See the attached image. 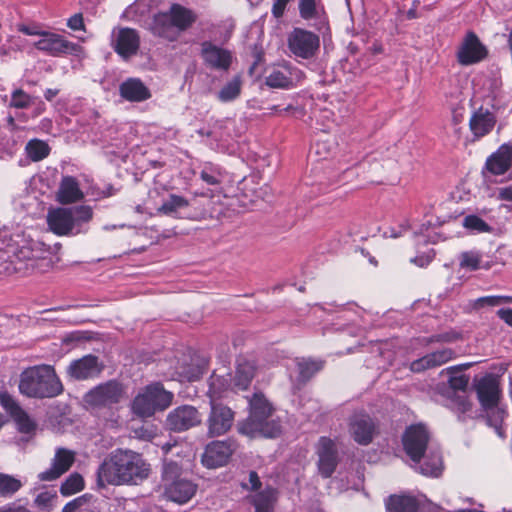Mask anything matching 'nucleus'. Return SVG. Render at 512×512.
Listing matches in <instances>:
<instances>
[{"label":"nucleus","mask_w":512,"mask_h":512,"mask_svg":"<svg viewBox=\"0 0 512 512\" xmlns=\"http://www.w3.org/2000/svg\"><path fill=\"white\" fill-rule=\"evenodd\" d=\"M290 0H274L272 6V14L275 18L283 16L286 6Z\"/></svg>","instance_id":"obj_56"},{"label":"nucleus","mask_w":512,"mask_h":512,"mask_svg":"<svg viewBox=\"0 0 512 512\" xmlns=\"http://www.w3.org/2000/svg\"><path fill=\"white\" fill-rule=\"evenodd\" d=\"M406 454L415 469L424 476L438 477L442 472V457L438 449L428 448L429 432L422 424L409 426L402 438Z\"/></svg>","instance_id":"obj_3"},{"label":"nucleus","mask_w":512,"mask_h":512,"mask_svg":"<svg viewBox=\"0 0 512 512\" xmlns=\"http://www.w3.org/2000/svg\"><path fill=\"white\" fill-rule=\"evenodd\" d=\"M149 12V5L145 0L135 1L125 11L127 17L133 21H140Z\"/></svg>","instance_id":"obj_50"},{"label":"nucleus","mask_w":512,"mask_h":512,"mask_svg":"<svg viewBox=\"0 0 512 512\" xmlns=\"http://www.w3.org/2000/svg\"><path fill=\"white\" fill-rule=\"evenodd\" d=\"M51 126H52V121L50 119L45 118L41 121V129L42 130L48 131Z\"/></svg>","instance_id":"obj_64"},{"label":"nucleus","mask_w":512,"mask_h":512,"mask_svg":"<svg viewBox=\"0 0 512 512\" xmlns=\"http://www.w3.org/2000/svg\"><path fill=\"white\" fill-rule=\"evenodd\" d=\"M482 255L477 251H466L459 256V265L461 268L475 271L481 268Z\"/></svg>","instance_id":"obj_43"},{"label":"nucleus","mask_w":512,"mask_h":512,"mask_svg":"<svg viewBox=\"0 0 512 512\" xmlns=\"http://www.w3.org/2000/svg\"><path fill=\"white\" fill-rule=\"evenodd\" d=\"M112 45L120 56L128 58L137 53L140 37L138 32L131 28L114 29L112 32Z\"/></svg>","instance_id":"obj_23"},{"label":"nucleus","mask_w":512,"mask_h":512,"mask_svg":"<svg viewBox=\"0 0 512 512\" xmlns=\"http://www.w3.org/2000/svg\"><path fill=\"white\" fill-rule=\"evenodd\" d=\"M499 198L506 201H512V186L501 188L499 190Z\"/></svg>","instance_id":"obj_62"},{"label":"nucleus","mask_w":512,"mask_h":512,"mask_svg":"<svg viewBox=\"0 0 512 512\" xmlns=\"http://www.w3.org/2000/svg\"><path fill=\"white\" fill-rule=\"evenodd\" d=\"M234 421V412L228 406L211 400V410L207 419V434L217 437L227 433Z\"/></svg>","instance_id":"obj_17"},{"label":"nucleus","mask_w":512,"mask_h":512,"mask_svg":"<svg viewBox=\"0 0 512 512\" xmlns=\"http://www.w3.org/2000/svg\"><path fill=\"white\" fill-rule=\"evenodd\" d=\"M195 11L174 3L168 10L154 15L150 30L153 35L169 42H175L197 20Z\"/></svg>","instance_id":"obj_5"},{"label":"nucleus","mask_w":512,"mask_h":512,"mask_svg":"<svg viewBox=\"0 0 512 512\" xmlns=\"http://www.w3.org/2000/svg\"><path fill=\"white\" fill-rule=\"evenodd\" d=\"M79 181L73 176H63L59 183L56 199L61 204H72L84 199Z\"/></svg>","instance_id":"obj_31"},{"label":"nucleus","mask_w":512,"mask_h":512,"mask_svg":"<svg viewBox=\"0 0 512 512\" xmlns=\"http://www.w3.org/2000/svg\"><path fill=\"white\" fill-rule=\"evenodd\" d=\"M299 12L303 19L309 20L316 15V2L315 0H300Z\"/></svg>","instance_id":"obj_52"},{"label":"nucleus","mask_w":512,"mask_h":512,"mask_svg":"<svg viewBox=\"0 0 512 512\" xmlns=\"http://www.w3.org/2000/svg\"><path fill=\"white\" fill-rule=\"evenodd\" d=\"M59 93L58 89L48 88L44 92V97L47 101H51L54 97H56Z\"/></svg>","instance_id":"obj_63"},{"label":"nucleus","mask_w":512,"mask_h":512,"mask_svg":"<svg viewBox=\"0 0 512 512\" xmlns=\"http://www.w3.org/2000/svg\"><path fill=\"white\" fill-rule=\"evenodd\" d=\"M84 488V480L80 474H71L60 487L61 494L70 496Z\"/></svg>","instance_id":"obj_44"},{"label":"nucleus","mask_w":512,"mask_h":512,"mask_svg":"<svg viewBox=\"0 0 512 512\" xmlns=\"http://www.w3.org/2000/svg\"><path fill=\"white\" fill-rule=\"evenodd\" d=\"M125 395L123 386L117 381H108L100 384L84 396V401L92 408H111L114 404L119 403Z\"/></svg>","instance_id":"obj_11"},{"label":"nucleus","mask_w":512,"mask_h":512,"mask_svg":"<svg viewBox=\"0 0 512 512\" xmlns=\"http://www.w3.org/2000/svg\"><path fill=\"white\" fill-rule=\"evenodd\" d=\"M477 395L484 409L499 404L500 388L498 380L492 375H486L477 384Z\"/></svg>","instance_id":"obj_32"},{"label":"nucleus","mask_w":512,"mask_h":512,"mask_svg":"<svg viewBox=\"0 0 512 512\" xmlns=\"http://www.w3.org/2000/svg\"><path fill=\"white\" fill-rule=\"evenodd\" d=\"M199 133L206 135L216 143L217 149L224 151L227 148L228 141L237 136L235 120L231 118L211 120L207 128L201 129Z\"/></svg>","instance_id":"obj_18"},{"label":"nucleus","mask_w":512,"mask_h":512,"mask_svg":"<svg viewBox=\"0 0 512 512\" xmlns=\"http://www.w3.org/2000/svg\"><path fill=\"white\" fill-rule=\"evenodd\" d=\"M34 45L38 50L54 57L67 54L77 55L82 50L81 46L66 40L62 35L47 31Z\"/></svg>","instance_id":"obj_15"},{"label":"nucleus","mask_w":512,"mask_h":512,"mask_svg":"<svg viewBox=\"0 0 512 512\" xmlns=\"http://www.w3.org/2000/svg\"><path fill=\"white\" fill-rule=\"evenodd\" d=\"M0 404L3 409L13 418L20 432L30 433L35 429L34 421L10 394L7 392H1Z\"/></svg>","instance_id":"obj_25"},{"label":"nucleus","mask_w":512,"mask_h":512,"mask_svg":"<svg viewBox=\"0 0 512 512\" xmlns=\"http://www.w3.org/2000/svg\"><path fill=\"white\" fill-rule=\"evenodd\" d=\"M50 151L48 143L37 138L31 139L25 146V153L33 162L45 159L50 154Z\"/></svg>","instance_id":"obj_39"},{"label":"nucleus","mask_w":512,"mask_h":512,"mask_svg":"<svg viewBox=\"0 0 512 512\" xmlns=\"http://www.w3.org/2000/svg\"><path fill=\"white\" fill-rule=\"evenodd\" d=\"M15 247L11 236L7 232L0 233V275L8 269L7 260Z\"/></svg>","instance_id":"obj_41"},{"label":"nucleus","mask_w":512,"mask_h":512,"mask_svg":"<svg viewBox=\"0 0 512 512\" xmlns=\"http://www.w3.org/2000/svg\"><path fill=\"white\" fill-rule=\"evenodd\" d=\"M471 366V363H466L459 366H451L446 368L443 372L449 375V386L454 391H459L461 394L457 395L453 401L454 408L462 414L467 413L471 408V403L468 400L465 392L469 383V377L462 374V370L467 369Z\"/></svg>","instance_id":"obj_14"},{"label":"nucleus","mask_w":512,"mask_h":512,"mask_svg":"<svg viewBox=\"0 0 512 512\" xmlns=\"http://www.w3.org/2000/svg\"><path fill=\"white\" fill-rule=\"evenodd\" d=\"M122 98L130 102H142L151 97L148 87L138 78H129L119 86Z\"/></svg>","instance_id":"obj_35"},{"label":"nucleus","mask_w":512,"mask_h":512,"mask_svg":"<svg viewBox=\"0 0 512 512\" xmlns=\"http://www.w3.org/2000/svg\"><path fill=\"white\" fill-rule=\"evenodd\" d=\"M318 469L324 477H330L336 469L338 458L335 442L327 437H321L317 444Z\"/></svg>","instance_id":"obj_24"},{"label":"nucleus","mask_w":512,"mask_h":512,"mask_svg":"<svg viewBox=\"0 0 512 512\" xmlns=\"http://www.w3.org/2000/svg\"><path fill=\"white\" fill-rule=\"evenodd\" d=\"M416 236H423L425 238V243H437L441 236L432 229V223L430 220H427L423 223L419 229L415 230Z\"/></svg>","instance_id":"obj_51"},{"label":"nucleus","mask_w":512,"mask_h":512,"mask_svg":"<svg viewBox=\"0 0 512 512\" xmlns=\"http://www.w3.org/2000/svg\"><path fill=\"white\" fill-rule=\"evenodd\" d=\"M157 211L160 214L173 218L192 217L189 201L183 196L176 194H169L168 197L163 200V203Z\"/></svg>","instance_id":"obj_33"},{"label":"nucleus","mask_w":512,"mask_h":512,"mask_svg":"<svg viewBox=\"0 0 512 512\" xmlns=\"http://www.w3.org/2000/svg\"><path fill=\"white\" fill-rule=\"evenodd\" d=\"M8 122L11 128L0 130L1 159L13 157L24 139V137L21 135L22 131L14 125V118L9 117Z\"/></svg>","instance_id":"obj_30"},{"label":"nucleus","mask_w":512,"mask_h":512,"mask_svg":"<svg viewBox=\"0 0 512 512\" xmlns=\"http://www.w3.org/2000/svg\"><path fill=\"white\" fill-rule=\"evenodd\" d=\"M75 452L73 450L58 447L51 462V466L39 473L38 478L41 481H53L66 473L75 461Z\"/></svg>","instance_id":"obj_22"},{"label":"nucleus","mask_w":512,"mask_h":512,"mask_svg":"<svg viewBox=\"0 0 512 512\" xmlns=\"http://www.w3.org/2000/svg\"><path fill=\"white\" fill-rule=\"evenodd\" d=\"M496 124V115L483 106L476 109L469 120V128L474 139H481L488 135Z\"/></svg>","instance_id":"obj_27"},{"label":"nucleus","mask_w":512,"mask_h":512,"mask_svg":"<svg viewBox=\"0 0 512 512\" xmlns=\"http://www.w3.org/2000/svg\"><path fill=\"white\" fill-rule=\"evenodd\" d=\"M292 70L288 65L273 68L265 78V83L271 88H289L292 84Z\"/></svg>","instance_id":"obj_36"},{"label":"nucleus","mask_w":512,"mask_h":512,"mask_svg":"<svg viewBox=\"0 0 512 512\" xmlns=\"http://www.w3.org/2000/svg\"><path fill=\"white\" fill-rule=\"evenodd\" d=\"M249 415L237 424L239 434L249 438H275L281 433V424L274 416V407L267 397L256 391L247 396Z\"/></svg>","instance_id":"obj_2"},{"label":"nucleus","mask_w":512,"mask_h":512,"mask_svg":"<svg viewBox=\"0 0 512 512\" xmlns=\"http://www.w3.org/2000/svg\"><path fill=\"white\" fill-rule=\"evenodd\" d=\"M67 26L73 31L84 30V20L81 13H76L67 20Z\"/></svg>","instance_id":"obj_54"},{"label":"nucleus","mask_w":512,"mask_h":512,"mask_svg":"<svg viewBox=\"0 0 512 512\" xmlns=\"http://www.w3.org/2000/svg\"><path fill=\"white\" fill-rule=\"evenodd\" d=\"M19 391L29 398H53L63 392V385L52 366L39 365L20 374Z\"/></svg>","instance_id":"obj_4"},{"label":"nucleus","mask_w":512,"mask_h":512,"mask_svg":"<svg viewBox=\"0 0 512 512\" xmlns=\"http://www.w3.org/2000/svg\"><path fill=\"white\" fill-rule=\"evenodd\" d=\"M512 296L509 295H489L479 297L474 301L475 308H481L484 306L496 307L503 304H511Z\"/></svg>","instance_id":"obj_48"},{"label":"nucleus","mask_w":512,"mask_h":512,"mask_svg":"<svg viewBox=\"0 0 512 512\" xmlns=\"http://www.w3.org/2000/svg\"><path fill=\"white\" fill-rule=\"evenodd\" d=\"M454 357V350L450 348H443L413 361L410 365V370L412 372H421L425 369L435 368L447 363Z\"/></svg>","instance_id":"obj_34"},{"label":"nucleus","mask_w":512,"mask_h":512,"mask_svg":"<svg viewBox=\"0 0 512 512\" xmlns=\"http://www.w3.org/2000/svg\"><path fill=\"white\" fill-rule=\"evenodd\" d=\"M487 54L488 50L479 37L473 31H469L459 45L456 57L459 64L469 66L481 62Z\"/></svg>","instance_id":"obj_13"},{"label":"nucleus","mask_w":512,"mask_h":512,"mask_svg":"<svg viewBox=\"0 0 512 512\" xmlns=\"http://www.w3.org/2000/svg\"><path fill=\"white\" fill-rule=\"evenodd\" d=\"M21 487V480L8 474L0 473V496L11 497Z\"/></svg>","instance_id":"obj_42"},{"label":"nucleus","mask_w":512,"mask_h":512,"mask_svg":"<svg viewBox=\"0 0 512 512\" xmlns=\"http://www.w3.org/2000/svg\"><path fill=\"white\" fill-rule=\"evenodd\" d=\"M202 371L200 368L176 367L174 371L168 372L166 375L173 379L178 378L180 381H195L200 378Z\"/></svg>","instance_id":"obj_49"},{"label":"nucleus","mask_w":512,"mask_h":512,"mask_svg":"<svg viewBox=\"0 0 512 512\" xmlns=\"http://www.w3.org/2000/svg\"><path fill=\"white\" fill-rule=\"evenodd\" d=\"M348 432L359 445H368L373 440L376 425L369 415L356 412L349 419Z\"/></svg>","instance_id":"obj_21"},{"label":"nucleus","mask_w":512,"mask_h":512,"mask_svg":"<svg viewBox=\"0 0 512 512\" xmlns=\"http://www.w3.org/2000/svg\"><path fill=\"white\" fill-rule=\"evenodd\" d=\"M0 512H31L28 508L17 503H9L0 507Z\"/></svg>","instance_id":"obj_57"},{"label":"nucleus","mask_w":512,"mask_h":512,"mask_svg":"<svg viewBox=\"0 0 512 512\" xmlns=\"http://www.w3.org/2000/svg\"><path fill=\"white\" fill-rule=\"evenodd\" d=\"M242 488L248 492L246 500L255 512H274L278 500V490L272 486L262 488V482L255 471L249 473L247 482H242Z\"/></svg>","instance_id":"obj_10"},{"label":"nucleus","mask_w":512,"mask_h":512,"mask_svg":"<svg viewBox=\"0 0 512 512\" xmlns=\"http://www.w3.org/2000/svg\"><path fill=\"white\" fill-rule=\"evenodd\" d=\"M512 166V145L503 144L485 162V169L492 175H504Z\"/></svg>","instance_id":"obj_29"},{"label":"nucleus","mask_w":512,"mask_h":512,"mask_svg":"<svg viewBox=\"0 0 512 512\" xmlns=\"http://www.w3.org/2000/svg\"><path fill=\"white\" fill-rule=\"evenodd\" d=\"M410 225L408 221H405L400 225L401 231L396 232L394 228H391L389 231L385 232L386 235H388L391 238H397L401 236V234L409 229Z\"/></svg>","instance_id":"obj_61"},{"label":"nucleus","mask_w":512,"mask_h":512,"mask_svg":"<svg viewBox=\"0 0 512 512\" xmlns=\"http://www.w3.org/2000/svg\"><path fill=\"white\" fill-rule=\"evenodd\" d=\"M257 366L254 360L241 358L237 362L235 374L228 378L224 376L212 375L210 379L209 391L213 396H219L222 392L231 388L235 391L247 390L256 375Z\"/></svg>","instance_id":"obj_8"},{"label":"nucleus","mask_w":512,"mask_h":512,"mask_svg":"<svg viewBox=\"0 0 512 512\" xmlns=\"http://www.w3.org/2000/svg\"><path fill=\"white\" fill-rule=\"evenodd\" d=\"M200 178L208 185H217L222 179L221 170L217 165L205 163L200 171Z\"/></svg>","instance_id":"obj_45"},{"label":"nucleus","mask_w":512,"mask_h":512,"mask_svg":"<svg viewBox=\"0 0 512 512\" xmlns=\"http://www.w3.org/2000/svg\"><path fill=\"white\" fill-rule=\"evenodd\" d=\"M90 206L80 205L72 208H55L47 214L49 229L58 236H75L86 233L92 220Z\"/></svg>","instance_id":"obj_6"},{"label":"nucleus","mask_w":512,"mask_h":512,"mask_svg":"<svg viewBox=\"0 0 512 512\" xmlns=\"http://www.w3.org/2000/svg\"><path fill=\"white\" fill-rule=\"evenodd\" d=\"M201 56L207 66L216 70H228L232 62L229 50L205 41L201 44Z\"/></svg>","instance_id":"obj_26"},{"label":"nucleus","mask_w":512,"mask_h":512,"mask_svg":"<svg viewBox=\"0 0 512 512\" xmlns=\"http://www.w3.org/2000/svg\"><path fill=\"white\" fill-rule=\"evenodd\" d=\"M331 147L323 141H317L311 148V153L318 155L320 159H325L330 155Z\"/></svg>","instance_id":"obj_53"},{"label":"nucleus","mask_w":512,"mask_h":512,"mask_svg":"<svg viewBox=\"0 0 512 512\" xmlns=\"http://www.w3.org/2000/svg\"><path fill=\"white\" fill-rule=\"evenodd\" d=\"M484 410L486 411L487 424L494 428L495 433L500 438H505V433L502 428V423L506 417L505 409L500 406V404H496L495 406Z\"/></svg>","instance_id":"obj_40"},{"label":"nucleus","mask_w":512,"mask_h":512,"mask_svg":"<svg viewBox=\"0 0 512 512\" xmlns=\"http://www.w3.org/2000/svg\"><path fill=\"white\" fill-rule=\"evenodd\" d=\"M462 225L472 233H486L490 232L492 229L489 224L477 215L464 217Z\"/></svg>","instance_id":"obj_47"},{"label":"nucleus","mask_w":512,"mask_h":512,"mask_svg":"<svg viewBox=\"0 0 512 512\" xmlns=\"http://www.w3.org/2000/svg\"><path fill=\"white\" fill-rule=\"evenodd\" d=\"M101 370L102 366L96 356L85 355L82 358L71 362L67 372L76 380H86L98 376Z\"/></svg>","instance_id":"obj_28"},{"label":"nucleus","mask_w":512,"mask_h":512,"mask_svg":"<svg viewBox=\"0 0 512 512\" xmlns=\"http://www.w3.org/2000/svg\"><path fill=\"white\" fill-rule=\"evenodd\" d=\"M180 467L174 462L163 466L164 496L175 503L185 504L196 493L197 485L192 481L178 476Z\"/></svg>","instance_id":"obj_9"},{"label":"nucleus","mask_w":512,"mask_h":512,"mask_svg":"<svg viewBox=\"0 0 512 512\" xmlns=\"http://www.w3.org/2000/svg\"><path fill=\"white\" fill-rule=\"evenodd\" d=\"M300 379L306 381L321 370L323 363L317 360H301L297 363Z\"/></svg>","instance_id":"obj_46"},{"label":"nucleus","mask_w":512,"mask_h":512,"mask_svg":"<svg viewBox=\"0 0 512 512\" xmlns=\"http://www.w3.org/2000/svg\"><path fill=\"white\" fill-rule=\"evenodd\" d=\"M460 337L459 333L450 331L437 336L436 340L441 342H454Z\"/></svg>","instance_id":"obj_60"},{"label":"nucleus","mask_w":512,"mask_h":512,"mask_svg":"<svg viewBox=\"0 0 512 512\" xmlns=\"http://www.w3.org/2000/svg\"><path fill=\"white\" fill-rule=\"evenodd\" d=\"M497 316L504 321L507 325L512 327V308L504 309L501 308L497 311Z\"/></svg>","instance_id":"obj_58"},{"label":"nucleus","mask_w":512,"mask_h":512,"mask_svg":"<svg viewBox=\"0 0 512 512\" xmlns=\"http://www.w3.org/2000/svg\"><path fill=\"white\" fill-rule=\"evenodd\" d=\"M200 423V413L191 405H182L173 409L166 418L167 427L176 432L188 430Z\"/></svg>","instance_id":"obj_20"},{"label":"nucleus","mask_w":512,"mask_h":512,"mask_svg":"<svg viewBox=\"0 0 512 512\" xmlns=\"http://www.w3.org/2000/svg\"><path fill=\"white\" fill-rule=\"evenodd\" d=\"M174 395L164 389L160 382L151 383L142 388L131 404L132 412L139 417H151L157 411L167 409Z\"/></svg>","instance_id":"obj_7"},{"label":"nucleus","mask_w":512,"mask_h":512,"mask_svg":"<svg viewBox=\"0 0 512 512\" xmlns=\"http://www.w3.org/2000/svg\"><path fill=\"white\" fill-rule=\"evenodd\" d=\"M385 505L388 512H418V503L411 496L391 495Z\"/></svg>","instance_id":"obj_37"},{"label":"nucleus","mask_w":512,"mask_h":512,"mask_svg":"<svg viewBox=\"0 0 512 512\" xmlns=\"http://www.w3.org/2000/svg\"><path fill=\"white\" fill-rule=\"evenodd\" d=\"M241 90L242 79L238 75L234 76L217 92V99L222 103L232 102L240 96Z\"/></svg>","instance_id":"obj_38"},{"label":"nucleus","mask_w":512,"mask_h":512,"mask_svg":"<svg viewBox=\"0 0 512 512\" xmlns=\"http://www.w3.org/2000/svg\"><path fill=\"white\" fill-rule=\"evenodd\" d=\"M18 31L22 32L25 35L30 36H39L40 38L46 32L40 29L38 25H19Z\"/></svg>","instance_id":"obj_55"},{"label":"nucleus","mask_w":512,"mask_h":512,"mask_svg":"<svg viewBox=\"0 0 512 512\" xmlns=\"http://www.w3.org/2000/svg\"><path fill=\"white\" fill-rule=\"evenodd\" d=\"M319 46V36L302 28H294L288 36V48L298 58H312L318 51Z\"/></svg>","instance_id":"obj_12"},{"label":"nucleus","mask_w":512,"mask_h":512,"mask_svg":"<svg viewBox=\"0 0 512 512\" xmlns=\"http://www.w3.org/2000/svg\"><path fill=\"white\" fill-rule=\"evenodd\" d=\"M149 466L142 456L130 450H116L99 466L98 481L101 485H121L148 476Z\"/></svg>","instance_id":"obj_1"},{"label":"nucleus","mask_w":512,"mask_h":512,"mask_svg":"<svg viewBox=\"0 0 512 512\" xmlns=\"http://www.w3.org/2000/svg\"><path fill=\"white\" fill-rule=\"evenodd\" d=\"M236 449L232 440L212 441L202 455V463L207 468H217L225 465Z\"/></svg>","instance_id":"obj_19"},{"label":"nucleus","mask_w":512,"mask_h":512,"mask_svg":"<svg viewBox=\"0 0 512 512\" xmlns=\"http://www.w3.org/2000/svg\"><path fill=\"white\" fill-rule=\"evenodd\" d=\"M82 505V499L75 498L72 501L68 502L63 508L62 512H76L80 506Z\"/></svg>","instance_id":"obj_59"},{"label":"nucleus","mask_w":512,"mask_h":512,"mask_svg":"<svg viewBox=\"0 0 512 512\" xmlns=\"http://www.w3.org/2000/svg\"><path fill=\"white\" fill-rule=\"evenodd\" d=\"M9 106L15 109L26 110V112L16 115L18 119L24 121L37 118L46 109L45 103L39 97L31 96L22 89L12 91Z\"/></svg>","instance_id":"obj_16"}]
</instances>
